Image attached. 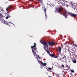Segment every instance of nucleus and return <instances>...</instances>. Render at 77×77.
I'll use <instances>...</instances> for the list:
<instances>
[{
  "label": "nucleus",
  "mask_w": 77,
  "mask_h": 77,
  "mask_svg": "<svg viewBox=\"0 0 77 77\" xmlns=\"http://www.w3.org/2000/svg\"><path fill=\"white\" fill-rule=\"evenodd\" d=\"M44 11L45 12V19L46 20H47V13H46V12H47V9L45 8L44 9Z\"/></svg>",
  "instance_id": "nucleus-9"
},
{
  "label": "nucleus",
  "mask_w": 77,
  "mask_h": 77,
  "mask_svg": "<svg viewBox=\"0 0 77 77\" xmlns=\"http://www.w3.org/2000/svg\"><path fill=\"white\" fill-rule=\"evenodd\" d=\"M55 2H58V1L59 0H55Z\"/></svg>",
  "instance_id": "nucleus-23"
},
{
  "label": "nucleus",
  "mask_w": 77,
  "mask_h": 77,
  "mask_svg": "<svg viewBox=\"0 0 77 77\" xmlns=\"http://www.w3.org/2000/svg\"><path fill=\"white\" fill-rule=\"evenodd\" d=\"M71 72H74V71L73 70H71Z\"/></svg>",
  "instance_id": "nucleus-22"
},
{
  "label": "nucleus",
  "mask_w": 77,
  "mask_h": 77,
  "mask_svg": "<svg viewBox=\"0 0 77 77\" xmlns=\"http://www.w3.org/2000/svg\"><path fill=\"white\" fill-rule=\"evenodd\" d=\"M0 20H1V23H3L5 24H6V25H9V23L7 21H5L4 20H2V19H1Z\"/></svg>",
  "instance_id": "nucleus-4"
},
{
  "label": "nucleus",
  "mask_w": 77,
  "mask_h": 77,
  "mask_svg": "<svg viewBox=\"0 0 77 77\" xmlns=\"http://www.w3.org/2000/svg\"><path fill=\"white\" fill-rule=\"evenodd\" d=\"M49 56H50L51 57H54V54H50Z\"/></svg>",
  "instance_id": "nucleus-17"
},
{
  "label": "nucleus",
  "mask_w": 77,
  "mask_h": 77,
  "mask_svg": "<svg viewBox=\"0 0 77 77\" xmlns=\"http://www.w3.org/2000/svg\"><path fill=\"white\" fill-rule=\"evenodd\" d=\"M10 17H11V16H7L6 17V19H8L9 18H10Z\"/></svg>",
  "instance_id": "nucleus-19"
},
{
  "label": "nucleus",
  "mask_w": 77,
  "mask_h": 77,
  "mask_svg": "<svg viewBox=\"0 0 77 77\" xmlns=\"http://www.w3.org/2000/svg\"><path fill=\"white\" fill-rule=\"evenodd\" d=\"M34 45L31 46V48L32 49V52L33 53L34 56L36 57V56H37L38 55L36 54V53L35 52L36 51V44L35 43H34Z\"/></svg>",
  "instance_id": "nucleus-2"
},
{
  "label": "nucleus",
  "mask_w": 77,
  "mask_h": 77,
  "mask_svg": "<svg viewBox=\"0 0 77 77\" xmlns=\"http://www.w3.org/2000/svg\"><path fill=\"white\" fill-rule=\"evenodd\" d=\"M71 17H77V15L75 14H72Z\"/></svg>",
  "instance_id": "nucleus-15"
},
{
  "label": "nucleus",
  "mask_w": 77,
  "mask_h": 77,
  "mask_svg": "<svg viewBox=\"0 0 77 77\" xmlns=\"http://www.w3.org/2000/svg\"><path fill=\"white\" fill-rule=\"evenodd\" d=\"M55 75H56V77H60L59 75V74H57V73L55 74Z\"/></svg>",
  "instance_id": "nucleus-20"
},
{
  "label": "nucleus",
  "mask_w": 77,
  "mask_h": 77,
  "mask_svg": "<svg viewBox=\"0 0 77 77\" xmlns=\"http://www.w3.org/2000/svg\"><path fill=\"white\" fill-rule=\"evenodd\" d=\"M40 42L43 45L44 47V49L45 50V51L46 52H47V53H48V54L50 55V51H48V43L46 42H45L42 40H41L40 41Z\"/></svg>",
  "instance_id": "nucleus-1"
},
{
  "label": "nucleus",
  "mask_w": 77,
  "mask_h": 77,
  "mask_svg": "<svg viewBox=\"0 0 77 77\" xmlns=\"http://www.w3.org/2000/svg\"><path fill=\"white\" fill-rule=\"evenodd\" d=\"M63 59H64V57H63Z\"/></svg>",
  "instance_id": "nucleus-35"
},
{
  "label": "nucleus",
  "mask_w": 77,
  "mask_h": 77,
  "mask_svg": "<svg viewBox=\"0 0 77 77\" xmlns=\"http://www.w3.org/2000/svg\"><path fill=\"white\" fill-rule=\"evenodd\" d=\"M38 1L41 4H42V3H43V2H42V0H38Z\"/></svg>",
  "instance_id": "nucleus-18"
},
{
  "label": "nucleus",
  "mask_w": 77,
  "mask_h": 77,
  "mask_svg": "<svg viewBox=\"0 0 77 77\" xmlns=\"http://www.w3.org/2000/svg\"><path fill=\"white\" fill-rule=\"evenodd\" d=\"M73 63H75L77 62V61H76V60H74L73 61Z\"/></svg>",
  "instance_id": "nucleus-21"
},
{
  "label": "nucleus",
  "mask_w": 77,
  "mask_h": 77,
  "mask_svg": "<svg viewBox=\"0 0 77 77\" xmlns=\"http://www.w3.org/2000/svg\"><path fill=\"white\" fill-rule=\"evenodd\" d=\"M9 27H11V25H9Z\"/></svg>",
  "instance_id": "nucleus-31"
},
{
  "label": "nucleus",
  "mask_w": 77,
  "mask_h": 77,
  "mask_svg": "<svg viewBox=\"0 0 77 77\" xmlns=\"http://www.w3.org/2000/svg\"><path fill=\"white\" fill-rule=\"evenodd\" d=\"M48 43V44H49V45H54L55 44V43H54V42H49Z\"/></svg>",
  "instance_id": "nucleus-11"
},
{
  "label": "nucleus",
  "mask_w": 77,
  "mask_h": 77,
  "mask_svg": "<svg viewBox=\"0 0 77 77\" xmlns=\"http://www.w3.org/2000/svg\"><path fill=\"white\" fill-rule=\"evenodd\" d=\"M13 8V7L12 5H9L8 6V8H6V10L7 12H8V10L9 9Z\"/></svg>",
  "instance_id": "nucleus-8"
},
{
  "label": "nucleus",
  "mask_w": 77,
  "mask_h": 77,
  "mask_svg": "<svg viewBox=\"0 0 77 77\" xmlns=\"http://www.w3.org/2000/svg\"><path fill=\"white\" fill-rule=\"evenodd\" d=\"M62 11H63V8H60L58 9L59 12H60Z\"/></svg>",
  "instance_id": "nucleus-14"
},
{
  "label": "nucleus",
  "mask_w": 77,
  "mask_h": 77,
  "mask_svg": "<svg viewBox=\"0 0 77 77\" xmlns=\"http://www.w3.org/2000/svg\"><path fill=\"white\" fill-rule=\"evenodd\" d=\"M60 1H61V0H59V1H58V2H57V3H58V4H60V5H62L61 4V2H60Z\"/></svg>",
  "instance_id": "nucleus-16"
},
{
  "label": "nucleus",
  "mask_w": 77,
  "mask_h": 77,
  "mask_svg": "<svg viewBox=\"0 0 77 77\" xmlns=\"http://www.w3.org/2000/svg\"><path fill=\"white\" fill-rule=\"evenodd\" d=\"M2 18H3V16L2 14V13L0 14V20H3V19ZM0 21L1 20H0Z\"/></svg>",
  "instance_id": "nucleus-12"
},
{
  "label": "nucleus",
  "mask_w": 77,
  "mask_h": 77,
  "mask_svg": "<svg viewBox=\"0 0 77 77\" xmlns=\"http://www.w3.org/2000/svg\"><path fill=\"white\" fill-rule=\"evenodd\" d=\"M55 11V12L56 13V10Z\"/></svg>",
  "instance_id": "nucleus-33"
},
{
  "label": "nucleus",
  "mask_w": 77,
  "mask_h": 77,
  "mask_svg": "<svg viewBox=\"0 0 77 77\" xmlns=\"http://www.w3.org/2000/svg\"><path fill=\"white\" fill-rule=\"evenodd\" d=\"M68 15H72V13H69L68 11H66L64 13H63V15L65 17V18H67L66 17H67Z\"/></svg>",
  "instance_id": "nucleus-3"
},
{
  "label": "nucleus",
  "mask_w": 77,
  "mask_h": 77,
  "mask_svg": "<svg viewBox=\"0 0 77 77\" xmlns=\"http://www.w3.org/2000/svg\"><path fill=\"white\" fill-rule=\"evenodd\" d=\"M57 56H55V57H54V58H57Z\"/></svg>",
  "instance_id": "nucleus-25"
},
{
  "label": "nucleus",
  "mask_w": 77,
  "mask_h": 77,
  "mask_svg": "<svg viewBox=\"0 0 77 77\" xmlns=\"http://www.w3.org/2000/svg\"><path fill=\"white\" fill-rule=\"evenodd\" d=\"M64 57H66V56H64Z\"/></svg>",
  "instance_id": "nucleus-32"
},
{
  "label": "nucleus",
  "mask_w": 77,
  "mask_h": 77,
  "mask_svg": "<svg viewBox=\"0 0 77 77\" xmlns=\"http://www.w3.org/2000/svg\"><path fill=\"white\" fill-rule=\"evenodd\" d=\"M47 69V71H49V72H53L51 71V70L52 69V68L50 67L48 68V69L46 68Z\"/></svg>",
  "instance_id": "nucleus-10"
},
{
  "label": "nucleus",
  "mask_w": 77,
  "mask_h": 77,
  "mask_svg": "<svg viewBox=\"0 0 77 77\" xmlns=\"http://www.w3.org/2000/svg\"><path fill=\"white\" fill-rule=\"evenodd\" d=\"M62 67L63 68V67H64V65H62Z\"/></svg>",
  "instance_id": "nucleus-24"
},
{
  "label": "nucleus",
  "mask_w": 77,
  "mask_h": 77,
  "mask_svg": "<svg viewBox=\"0 0 77 77\" xmlns=\"http://www.w3.org/2000/svg\"><path fill=\"white\" fill-rule=\"evenodd\" d=\"M55 44L56 45H57V43H55Z\"/></svg>",
  "instance_id": "nucleus-28"
},
{
  "label": "nucleus",
  "mask_w": 77,
  "mask_h": 77,
  "mask_svg": "<svg viewBox=\"0 0 77 77\" xmlns=\"http://www.w3.org/2000/svg\"><path fill=\"white\" fill-rule=\"evenodd\" d=\"M2 11H3V10H2Z\"/></svg>",
  "instance_id": "nucleus-34"
},
{
  "label": "nucleus",
  "mask_w": 77,
  "mask_h": 77,
  "mask_svg": "<svg viewBox=\"0 0 77 77\" xmlns=\"http://www.w3.org/2000/svg\"><path fill=\"white\" fill-rule=\"evenodd\" d=\"M8 24L9 23H11V24H12V23H11V22H8Z\"/></svg>",
  "instance_id": "nucleus-27"
},
{
  "label": "nucleus",
  "mask_w": 77,
  "mask_h": 77,
  "mask_svg": "<svg viewBox=\"0 0 77 77\" xmlns=\"http://www.w3.org/2000/svg\"><path fill=\"white\" fill-rule=\"evenodd\" d=\"M61 5L60 4V6H64L65 4V1L64 0H62V1H61Z\"/></svg>",
  "instance_id": "nucleus-7"
},
{
  "label": "nucleus",
  "mask_w": 77,
  "mask_h": 77,
  "mask_svg": "<svg viewBox=\"0 0 77 77\" xmlns=\"http://www.w3.org/2000/svg\"><path fill=\"white\" fill-rule=\"evenodd\" d=\"M66 65L67 66H66V68H67L65 69V70H66V71L67 70H69V69H70V67H69V66H68V65L66 64Z\"/></svg>",
  "instance_id": "nucleus-13"
},
{
  "label": "nucleus",
  "mask_w": 77,
  "mask_h": 77,
  "mask_svg": "<svg viewBox=\"0 0 77 77\" xmlns=\"http://www.w3.org/2000/svg\"><path fill=\"white\" fill-rule=\"evenodd\" d=\"M7 15H9V13H8L7 14Z\"/></svg>",
  "instance_id": "nucleus-29"
},
{
  "label": "nucleus",
  "mask_w": 77,
  "mask_h": 77,
  "mask_svg": "<svg viewBox=\"0 0 77 77\" xmlns=\"http://www.w3.org/2000/svg\"><path fill=\"white\" fill-rule=\"evenodd\" d=\"M61 48H62L60 47L59 46L56 49V50L57 52H58L59 53H61Z\"/></svg>",
  "instance_id": "nucleus-5"
},
{
  "label": "nucleus",
  "mask_w": 77,
  "mask_h": 77,
  "mask_svg": "<svg viewBox=\"0 0 77 77\" xmlns=\"http://www.w3.org/2000/svg\"><path fill=\"white\" fill-rule=\"evenodd\" d=\"M41 68H42V66H41Z\"/></svg>",
  "instance_id": "nucleus-30"
},
{
  "label": "nucleus",
  "mask_w": 77,
  "mask_h": 77,
  "mask_svg": "<svg viewBox=\"0 0 77 77\" xmlns=\"http://www.w3.org/2000/svg\"><path fill=\"white\" fill-rule=\"evenodd\" d=\"M39 63V64H41L43 66H45V65H47V64L45 63H43L41 61H40V60H37Z\"/></svg>",
  "instance_id": "nucleus-6"
},
{
  "label": "nucleus",
  "mask_w": 77,
  "mask_h": 77,
  "mask_svg": "<svg viewBox=\"0 0 77 77\" xmlns=\"http://www.w3.org/2000/svg\"><path fill=\"white\" fill-rule=\"evenodd\" d=\"M38 57L39 58V59H40V57H39V56L38 55Z\"/></svg>",
  "instance_id": "nucleus-26"
}]
</instances>
